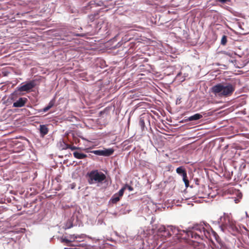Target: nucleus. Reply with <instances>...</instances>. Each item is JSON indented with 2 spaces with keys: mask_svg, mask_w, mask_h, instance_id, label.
<instances>
[{
  "mask_svg": "<svg viewBox=\"0 0 249 249\" xmlns=\"http://www.w3.org/2000/svg\"><path fill=\"white\" fill-rule=\"evenodd\" d=\"M34 87V84L32 82H28L17 88L19 91H28Z\"/></svg>",
  "mask_w": 249,
  "mask_h": 249,
  "instance_id": "423d86ee",
  "label": "nucleus"
},
{
  "mask_svg": "<svg viewBox=\"0 0 249 249\" xmlns=\"http://www.w3.org/2000/svg\"><path fill=\"white\" fill-rule=\"evenodd\" d=\"M64 144L65 145V147H63V149H71V150H75V149H80L81 148L76 147V146H71L69 144H66L65 143H64Z\"/></svg>",
  "mask_w": 249,
  "mask_h": 249,
  "instance_id": "ddd939ff",
  "label": "nucleus"
},
{
  "mask_svg": "<svg viewBox=\"0 0 249 249\" xmlns=\"http://www.w3.org/2000/svg\"><path fill=\"white\" fill-rule=\"evenodd\" d=\"M235 89L234 85L230 83L223 82L213 86L211 90L216 97H227L233 93Z\"/></svg>",
  "mask_w": 249,
  "mask_h": 249,
  "instance_id": "f03ea898",
  "label": "nucleus"
},
{
  "mask_svg": "<svg viewBox=\"0 0 249 249\" xmlns=\"http://www.w3.org/2000/svg\"><path fill=\"white\" fill-rule=\"evenodd\" d=\"M73 156L75 158L78 159H83L87 157V155L80 153L78 151H75L73 152Z\"/></svg>",
  "mask_w": 249,
  "mask_h": 249,
  "instance_id": "9d476101",
  "label": "nucleus"
},
{
  "mask_svg": "<svg viewBox=\"0 0 249 249\" xmlns=\"http://www.w3.org/2000/svg\"><path fill=\"white\" fill-rule=\"evenodd\" d=\"M139 125L142 130L143 131L144 129L145 128V123L143 119H141L139 121Z\"/></svg>",
  "mask_w": 249,
  "mask_h": 249,
  "instance_id": "2eb2a0df",
  "label": "nucleus"
},
{
  "mask_svg": "<svg viewBox=\"0 0 249 249\" xmlns=\"http://www.w3.org/2000/svg\"><path fill=\"white\" fill-rule=\"evenodd\" d=\"M27 101V99L24 97H21L13 103V107H23Z\"/></svg>",
  "mask_w": 249,
  "mask_h": 249,
  "instance_id": "0eeeda50",
  "label": "nucleus"
},
{
  "mask_svg": "<svg viewBox=\"0 0 249 249\" xmlns=\"http://www.w3.org/2000/svg\"><path fill=\"white\" fill-rule=\"evenodd\" d=\"M125 189H126V187H124L121 190H120V191H119V192L118 193H116V194L117 195H118V196L122 197L123 196V195L124 193V191Z\"/></svg>",
  "mask_w": 249,
  "mask_h": 249,
  "instance_id": "f3484780",
  "label": "nucleus"
},
{
  "mask_svg": "<svg viewBox=\"0 0 249 249\" xmlns=\"http://www.w3.org/2000/svg\"><path fill=\"white\" fill-rule=\"evenodd\" d=\"M218 1L222 3H225L227 2H229L231 0H218Z\"/></svg>",
  "mask_w": 249,
  "mask_h": 249,
  "instance_id": "6ab92c4d",
  "label": "nucleus"
},
{
  "mask_svg": "<svg viewBox=\"0 0 249 249\" xmlns=\"http://www.w3.org/2000/svg\"><path fill=\"white\" fill-rule=\"evenodd\" d=\"M68 238H62L61 242H66L70 243L74 241L77 238L78 236L75 235L74 234L70 235L68 237Z\"/></svg>",
  "mask_w": 249,
  "mask_h": 249,
  "instance_id": "6e6552de",
  "label": "nucleus"
},
{
  "mask_svg": "<svg viewBox=\"0 0 249 249\" xmlns=\"http://www.w3.org/2000/svg\"><path fill=\"white\" fill-rule=\"evenodd\" d=\"M120 197H121L117 194H114L111 198L112 202L113 203L117 202L120 200Z\"/></svg>",
  "mask_w": 249,
  "mask_h": 249,
  "instance_id": "4468645a",
  "label": "nucleus"
},
{
  "mask_svg": "<svg viewBox=\"0 0 249 249\" xmlns=\"http://www.w3.org/2000/svg\"><path fill=\"white\" fill-rule=\"evenodd\" d=\"M248 180H249V178H248Z\"/></svg>",
  "mask_w": 249,
  "mask_h": 249,
  "instance_id": "393cba45",
  "label": "nucleus"
},
{
  "mask_svg": "<svg viewBox=\"0 0 249 249\" xmlns=\"http://www.w3.org/2000/svg\"><path fill=\"white\" fill-rule=\"evenodd\" d=\"M218 223L223 231L226 230L231 232L238 231V228L236 221L233 219L231 214L224 213L223 216L219 218Z\"/></svg>",
  "mask_w": 249,
  "mask_h": 249,
  "instance_id": "7ed1b4c3",
  "label": "nucleus"
},
{
  "mask_svg": "<svg viewBox=\"0 0 249 249\" xmlns=\"http://www.w3.org/2000/svg\"><path fill=\"white\" fill-rule=\"evenodd\" d=\"M114 150L111 149H107L103 150V156H109L113 154Z\"/></svg>",
  "mask_w": 249,
  "mask_h": 249,
  "instance_id": "f8f14e48",
  "label": "nucleus"
},
{
  "mask_svg": "<svg viewBox=\"0 0 249 249\" xmlns=\"http://www.w3.org/2000/svg\"><path fill=\"white\" fill-rule=\"evenodd\" d=\"M124 187H126V188H128V189L129 191H132V188L131 186H128V185H126Z\"/></svg>",
  "mask_w": 249,
  "mask_h": 249,
  "instance_id": "4be33fe9",
  "label": "nucleus"
},
{
  "mask_svg": "<svg viewBox=\"0 0 249 249\" xmlns=\"http://www.w3.org/2000/svg\"><path fill=\"white\" fill-rule=\"evenodd\" d=\"M54 105V103L52 101H51L49 104H48V106L50 107V108H51Z\"/></svg>",
  "mask_w": 249,
  "mask_h": 249,
  "instance_id": "412c9836",
  "label": "nucleus"
},
{
  "mask_svg": "<svg viewBox=\"0 0 249 249\" xmlns=\"http://www.w3.org/2000/svg\"><path fill=\"white\" fill-rule=\"evenodd\" d=\"M50 109V107L47 106L43 109V112H46Z\"/></svg>",
  "mask_w": 249,
  "mask_h": 249,
  "instance_id": "aec40b11",
  "label": "nucleus"
},
{
  "mask_svg": "<svg viewBox=\"0 0 249 249\" xmlns=\"http://www.w3.org/2000/svg\"><path fill=\"white\" fill-rule=\"evenodd\" d=\"M92 153H93L96 155L99 156H103V150H93L91 152Z\"/></svg>",
  "mask_w": 249,
  "mask_h": 249,
  "instance_id": "dca6fc26",
  "label": "nucleus"
},
{
  "mask_svg": "<svg viewBox=\"0 0 249 249\" xmlns=\"http://www.w3.org/2000/svg\"><path fill=\"white\" fill-rule=\"evenodd\" d=\"M176 172L182 177L183 181L185 183V186L187 187L189 185V182L187 178V173L185 169L182 166H180L177 168Z\"/></svg>",
  "mask_w": 249,
  "mask_h": 249,
  "instance_id": "39448f33",
  "label": "nucleus"
},
{
  "mask_svg": "<svg viewBox=\"0 0 249 249\" xmlns=\"http://www.w3.org/2000/svg\"><path fill=\"white\" fill-rule=\"evenodd\" d=\"M71 227V226L66 227L65 229H69Z\"/></svg>",
  "mask_w": 249,
  "mask_h": 249,
  "instance_id": "b1692460",
  "label": "nucleus"
},
{
  "mask_svg": "<svg viewBox=\"0 0 249 249\" xmlns=\"http://www.w3.org/2000/svg\"><path fill=\"white\" fill-rule=\"evenodd\" d=\"M65 143L64 142H63V143ZM63 147H65V145L64 144H63V145H62V147L63 148Z\"/></svg>",
  "mask_w": 249,
  "mask_h": 249,
  "instance_id": "5701e85b",
  "label": "nucleus"
},
{
  "mask_svg": "<svg viewBox=\"0 0 249 249\" xmlns=\"http://www.w3.org/2000/svg\"><path fill=\"white\" fill-rule=\"evenodd\" d=\"M39 130L42 136H45L48 132V129L45 125H40Z\"/></svg>",
  "mask_w": 249,
  "mask_h": 249,
  "instance_id": "1a4fd4ad",
  "label": "nucleus"
},
{
  "mask_svg": "<svg viewBox=\"0 0 249 249\" xmlns=\"http://www.w3.org/2000/svg\"><path fill=\"white\" fill-rule=\"evenodd\" d=\"M202 117L203 116L202 115L199 113H196L194 114V115L189 117L188 118V120L190 121H196L202 118Z\"/></svg>",
  "mask_w": 249,
  "mask_h": 249,
  "instance_id": "9b49d317",
  "label": "nucleus"
},
{
  "mask_svg": "<svg viewBox=\"0 0 249 249\" xmlns=\"http://www.w3.org/2000/svg\"><path fill=\"white\" fill-rule=\"evenodd\" d=\"M88 182L90 184L102 183L106 178V175L97 170H92L88 174Z\"/></svg>",
  "mask_w": 249,
  "mask_h": 249,
  "instance_id": "20e7f679",
  "label": "nucleus"
},
{
  "mask_svg": "<svg viewBox=\"0 0 249 249\" xmlns=\"http://www.w3.org/2000/svg\"><path fill=\"white\" fill-rule=\"evenodd\" d=\"M227 42V37L225 36H223L221 39V43L222 45H225Z\"/></svg>",
  "mask_w": 249,
  "mask_h": 249,
  "instance_id": "a211bd4d",
  "label": "nucleus"
},
{
  "mask_svg": "<svg viewBox=\"0 0 249 249\" xmlns=\"http://www.w3.org/2000/svg\"><path fill=\"white\" fill-rule=\"evenodd\" d=\"M168 227L169 229L167 230L164 226H161L159 228V232H163L164 233L163 234H161L162 236H166L167 235L170 237L173 234L178 239H187L190 238L197 239H203L204 237L211 238V235L216 238V235L215 232L211 228L209 225L205 223L196 225L192 228H189V230L187 231L179 230L178 228L173 226H169Z\"/></svg>",
  "mask_w": 249,
  "mask_h": 249,
  "instance_id": "f257e3e1",
  "label": "nucleus"
}]
</instances>
